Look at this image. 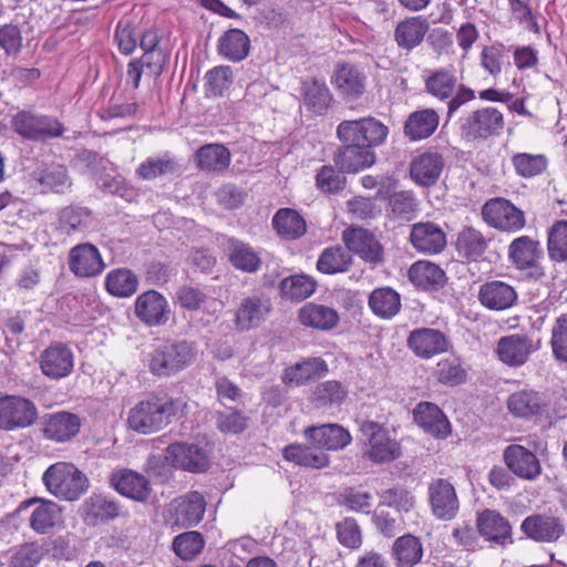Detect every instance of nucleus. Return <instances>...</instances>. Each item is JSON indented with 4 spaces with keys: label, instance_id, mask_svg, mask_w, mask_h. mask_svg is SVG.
<instances>
[{
    "label": "nucleus",
    "instance_id": "obj_1",
    "mask_svg": "<svg viewBox=\"0 0 567 567\" xmlns=\"http://www.w3.org/2000/svg\"><path fill=\"white\" fill-rule=\"evenodd\" d=\"M185 409L186 403L181 398L153 396L131 409L127 423L135 432L151 434L162 430L173 419L183 416Z\"/></svg>",
    "mask_w": 567,
    "mask_h": 567
},
{
    "label": "nucleus",
    "instance_id": "obj_2",
    "mask_svg": "<svg viewBox=\"0 0 567 567\" xmlns=\"http://www.w3.org/2000/svg\"><path fill=\"white\" fill-rule=\"evenodd\" d=\"M195 342L184 339L157 340L146 353L147 367L151 373L158 378H168L186 368L196 359Z\"/></svg>",
    "mask_w": 567,
    "mask_h": 567
},
{
    "label": "nucleus",
    "instance_id": "obj_3",
    "mask_svg": "<svg viewBox=\"0 0 567 567\" xmlns=\"http://www.w3.org/2000/svg\"><path fill=\"white\" fill-rule=\"evenodd\" d=\"M425 92L441 102H447L446 117L451 120L465 104L475 100V91L462 84L454 66L429 71L424 79Z\"/></svg>",
    "mask_w": 567,
    "mask_h": 567
},
{
    "label": "nucleus",
    "instance_id": "obj_4",
    "mask_svg": "<svg viewBox=\"0 0 567 567\" xmlns=\"http://www.w3.org/2000/svg\"><path fill=\"white\" fill-rule=\"evenodd\" d=\"M42 481L50 494L69 502L79 499L90 485L86 475L66 462L50 465L43 473Z\"/></svg>",
    "mask_w": 567,
    "mask_h": 567
},
{
    "label": "nucleus",
    "instance_id": "obj_5",
    "mask_svg": "<svg viewBox=\"0 0 567 567\" xmlns=\"http://www.w3.org/2000/svg\"><path fill=\"white\" fill-rule=\"evenodd\" d=\"M12 131L21 138L44 143L50 140L61 137L65 127L55 116L35 112L33 110H20L12 115Z\"/></svg>",
    "mask_w": 567,
    "mask_h": 567
},
{
    "label": "nucleus",
    "instance_id": "obj_6",
    "mask_svg": "<svg viewBox=\"0 0 567 567\" xmlns=\"http://www.w3.org/2000/svg\"><path fill=\"white\" fill-rule=\"evenodd\" d=\"M503 113L493 106H484L464 113L457 121L460 134L467 142L486 141L504 130Z\"/></svg>",
    "mask_w": 567,
    "mask_h": 567
},
{
    "label": "nucleus",
    "instance_id": "obj_7",
    "mask_svg": "<svg viewBox=\"0 0 567 567\" xmlns=\"http://www.w3.org/2000/svg\"><path fill=\"white\" fill-rule=\"evenodd\" d=\"M544 251L540 243L534 238L523 235L508 246V259L519 271H524L530 280L538 281L545 277V269L542 266Z\"/></svg>",
    "mask_w": 567,
    "mask_h": 567
},
{
    "label": "nucleus",
    "instance_id": "obj_8",
    "mask_svg": "<svg viewBox=\"0 0 567 567\" xmlns=\"http://www.w3.org/2000/svg\"><path fill=\"white\" fill-rule=\"evenodd\" d=\"M389 130L374 117L342 121L337 126V136L341 142H355L372 150L386 140Z\"/></svg>",
    "mask_w": 567,
    "mask_h": 567
},
{
    "label": "nucleus",
    "instance_id": "obj_9",
    "mask_svg": "<svg viewBox=\"0 0 567 567\" xmlns=\"http://www.w3.org/2000/svg\"><path fill=\"white\" fill-rule=\"evenodd\" d=\"M205 509L204 496L199 492H188L168 504L166 524L173 530L190 528L203 519Z\"/></svg>",
    "mask_w": 567,
    "mask_h": 567
},
{
    "label": "nucleus",
    "instance_id": "obj_10",
    "mask_svg": "<svg viewBox=\"0 0 567 567\" xmlns=\"http://www.w3.org/2000/svg\"><path fill=\"white\" fill-rule=\"evenodd\" d=\"M360 430L368 441L367 456L372 463H390L400 457V443L378 422L365 421Z\"/></svg>",
    "mask_w": 567,
    "mask_h": 567
},
{
    "label": "nucleus",
    "instance_id": "obj_11",
    "mask_svg": "<svg viewBox=\"0 0 567 567\" xmlns=\"http://www.w3.org/2000/svg\"><path fill=\"white\" fill-rule=\"evenodd\" d=\"M483 220L501 231L516 233L525 227L524 213L508 199L496 197L482 207Z\"/></svg>",
    "mask_w": 567,
    "mask_h": 567
},
{
    "label": "nucleus",
    "instance_id": "obj_12",
    "mask_svg": "<svg viewBox=\"0 0 567 567\" xmlns=\"http://www.w3.org/2000/svg\"><path fill=\"white\" fill-rule=\"evenodd\" d=\"M35 404L23 396L6 394L0 398V430L16 431L34 424Z\"/></svg>",
    "mask_w": 567,
    "mask_h": 567
},
{
    "label": "nucleus",
    "instance_id": "obj_13",
    "mask_svg": "<svg viewBox=\"0 0 567 567\" xmlns=\"http://www.w3.org/2000/svg\"><path fill=\"white\" fill-rule=\"evenodd\" d=\"M540 349V340L528 334L513 333L502 337L496 344V354L509 368H520L532 354Z\"/></svg>",
    "mask_w": 567,
    "mask_h": 567
},
{
    "label": "nucleus",
    "instance_id": "obj_14",
    "mask_svg": "<svg viewBox=\"0 0 567 567\" xmlns=\"http://www.w3.org/2000/svg\"><path fill=\"white\" fill-rule=\"evenodd\" d=\"M73 350L63 342H51L39 357V367L44 377L59 381L68 378L74 370Z\"/></svg>",
    "mask_w": 567,
    "mask_h": 567
},
{
    "label": "nucleus",
    "instance_id": "obj_15",
    "mask_svg": "<svg viewBox=\"0 0 567 567\" xmlns=\"http://www.w3.org/2000/svg\"><path fill=\"white\" fill-rule=\"evenodd\" d=\"M409 241L419 254L434 256L446 248L447 235L442 226L434 221H419L411 226Z\"/></svg>",
    "mask_w": 567,
    "mask_h": 567
},
{
    "label": "nucleus",
    "instance_id": "obj_16",
    "mask_svg": "<svg viewBox=\"0 0 567 567\" xmlns=\"http://www.w3.org/2000/svg\"><path fill=\"white\" fill-rule=\"evenodd\" d=\"M342 241L348 251L363 261L378 265L383 261V247L374 234L362 227H348L342 231Z\"/></svg>",
    "mask_w": 567,
    "mask_h": 567
},
{
    "label": "nucleus",
    "instance_id": "obj_17",
    "mask_svg": "<svg viewBox=\"0 0 567 567\" xmlns=\"http://www.w3.org/2000/svg\"><path fill=\"white\" fill-rule=\"evenodd\" d=\"M429 503L434 517L440 520L454 519L460 511L455 487L445 478L433 480L427 487Z\"/></svg>",
    "mask_w": 567,
    "mask_h": 567
},
{
    "label": "nucleus",
    "instance_id": "obj_18",
    "mask_svg": "<svg viewBox=\"0 0 567 567\" xmlns=\"http://www.w3.org/2000/svg\"><path fill=\"white\" fill-rule=\"evenodd\" d=\"M136 318L147 327H159L168 322L171 308L167 299L151 289L137 296L134 303Z\"/></svg>",
    "mask_w": 567,
    "mask_h": 567
},
{
    "label": "nucleus",
    "instance_id": "obj_19",
    "mask_svg": "<svg viewBox=\"0 0 567 567\" xmlns=\"http://www.w3.org/2000/svg\"><path fill=\"white\" fill-rule=\"evenodd\" d=\"M331 84L341 97L355 101L365 92L367 75L359 65L339 62L331 76Z\"/></svg>",
    "mask_w": 567,
    "mask_h": 567
},
{
    "label": "nucleus",
    "instance_id": "obj_20",
    "mask_svg": "<svg viewBox=\"0 0 567 567\" xmlns=\"http://www.w3.org/2000/svg\"><path fill=\"white\" fill-rule=\"evenodd\" d=\"M406 344L417 358L424 360L447 352L451 347L447 336L434 328L412 330L406 339Z\"/></svg>",
    "mask_w": 567,
    "mask_h": 567
},
{
    "label": "nucleus",
    "instance_id": "obj_21",
    "mask_svg": "<svg viewBox=\"0 0 567 567\" xmlns=\"http://www.w3.org/2000/svg\"><path fill=\"white\" fill-rule=\"evenodd\" d=\"M165 461L174 467L192 473L205 472L209 466L206 452L196 444L175 442L165 450Z\"/></svg>",
    "mask_w": 567,
    "mask_h": 567
},
{
    "label": "nucleus",
    "instance_id": "obj_22",
    "mask_svg": "<svg viewBox=\"0 0 567 567\" xmlns=\"http://www.w3.org/2000/svg\"><path fill=\"white\" fill-rule=\"evenodd\" d=\"M68 265L70 271L79 278L96 277L105 269V262L99 248L90 243L72 247Z\"/></svg>",
    "mask_w": 567,
    "mask_h": 567
},
{
    "label": "nucleus",
    "instance_id": "obj_23",
    "mask_svg": "<svg viewBox=\"0 0 567 567\" xmlns=\"http://www.w3.org/2000/svg\"><path fill=\"white\" fill-rule=\"evenodd\" d=\"M110 483L118 494L138 503H145L152 493L150 480L128 468L114 472L110 477Z\"/></svg>",
    "mask_w": 567,
    "mask_h": 567
},
{
    "label": "nucleus",
    "instance_id": "obj_24",
    "mask_svg": "<svg viewBox=\"0 0 567 567\" xmlns=\"http://www.w3.org/2000/svg\"><path fill=\"white\" fill-rule=\"evenodd\" d=\"M503 458L507 468L522 480L534 481L542 473V465L536 454L523 445H508L503 452Z\"/></svg>",
    "mask_w": 567,
    "mask_h": 567
},
{
    "label": "nucleus",
    "instance_id": "obj_25",
    "mask_svg": "<svg viewBox=\"0 0 567 567\" xmlns=\"http://www.w3.org/2000/svg\"><path fill=\"white\" fill-rule=\"evenodd\" d=\"M548 405L546 395L532 389L516 391L507 400L508 411L526 420L547 415Z\"/></svg>",
    "mask_w": 567,
    "mask_h": 567
},
{
    "label": "nucleus",
    "instance_id": "obj_26",
    "mask_svg": "<svg viewBox=\"0 0 567 567\" xmlns=\"http://www.w3.org/2000/svg\"><path fill=\"white\" fill-rule=\"evenodd\" d=\"M306 440L320 451H339L351 443L348 430L339 424L309 426L303 431Z\"/></svg>",
    "mask_w": 567,
    "mask_h": 567
},
{
    "label": "nucleus",
    "instance_id": "obj_27",
    "mask_svg": "<svg viewBox=\"0 0 567 567\" xmlns=\"http://www.w3.org/2000/svg\"><path fill=\"white\" fill-rule=\"evenodd\" d=\"M522 532L527 538L537 543H555L565 533V527L558 517L534 514L520 524Z\"/></svg>",
    "mask_w": 567,
    "mask_h": 567
},
{
    "label": "nucleus",
    "instance_id": "obj_28",
    "mask_svg": "<svg viewBox=\"0 0 567 567\" xmlns=\"http://www.w3.org/2000/svg\"><path fill=\"white\" fill-rule=\"evenodd\" d=\"M518 295L515 288L502 280H491L482 284L477 299L480 303L492 311H504L517 302Z\"/></svg>",
    "mask_w": 567,
    "mask_h": 567
},
{
    "label": "nucleus",
    "instance_id": "obj_29",
    "mask_svg": "<svg viewBox=\"0 0 567 567\" xmlns=\"http://www.w3.org/2000/svg\"><path fill=\"white\" fill-rule=\"evenodd\" d=\"M429 28L427 20L422 16L404 18L395 24L393 40L399 50L410 53L423 43Z\"/></svg>",
    "mask_w": 567,
    "mask_h": 567
},
{
    "label": "nucleus",
    "instance_id": "obj_30",
    "mask_svg": "<svg viewBox=\"0 0 567 567\" xmlns=\"http://www.w3.org/2000/svg\"><path fill=\"white\" fill-rule=\"evenodd\" d=\"M415 423L435 439H446L451 434V423L444 412L432 402H420L413 410Z\"/></svg>",
    "mask_w": 567,
    "mask_h": 567
},
{
    "label": "nucleus",
    "instance_id": "obj_31",
    "mask_svg": "<svg viewBox=\"0 0 567 567\" xmlns=\"http://www.w3.org/2000/svg\"><path fill=\"white\" fill-rule=\"evenodd\" d=\"M25 507L34 506L30 518V527L40 535L49 534L62 523V509L53 501L30 498L23 503Z\"/></svg>",
    "mask_w": 567,
    "mask_h": 567
},
{
    "label": "nucleus",
    "instance_id": "obj_32",
    "mask_svg": "<svg viewBox=\"0 0 567 567\" xmlns=\"http://www.w3.org/2000/svg\"><path fill=\"white\" fill-rule=\"evenodd\" d=\"M478 533L488 542L499 546L513 543L509 522L493 509H484L476 519Z\"/></svg>",
    "mask_w": 567,
    "mask_h": 567
},
{
    "label": "nucleus",
    "instance_id": "obj_33",
    "mask_svg": "<svg viewBox=\"0 0 567 567\" xmlns=\"http://www.w3.org/2000/svg\"><path fill=\"white\" fill-rule=\"evenodd\" d=\"M445 166L443 156L437 152H424L415 156L410 164L412 181L424 187L434 185Z\"/></svg>",
    "mask_w": 567,
    "mask_h": 567
},
{
    "label": "nucleus",
    "instance_id": "obj_34",
    "mask_svg": "<svg viewBox=\"0 0 567 567\" xmlns=\"http://www.w3.org/2000/svg\"><path fill=\"white\" fill-rule=\"evenodd\" d=\"M333 156L336 166L342 173H358L372 166L375 162V153L369 147L355 142H346Z\"/></svg>",
    "mask_w": 567,
    "mask_h": 567
},
{
    "label": "nucleus",
    "instance_id": "obj_35",
    "mask_svg": "<svg viewBox=\"0 0 567 567\" xmlns=\"http://www.w3.org/2000/svg\"><path fill=\"white\" fill-rule=\"evenodd\" d=\"M80 512L86 525L96 526L118 517L120 504L106 495L92 494L83 502Z\"/></svg>",
    "mask_w": 567,
    "mask_h": 567
},
{
    "label": "nucleus",
    "instance_id": "obj_36",
    "mask_svg": "<svg viewBox=\"0 0 567 567\" xmlns=\"http://www.w3.org/2000/svg\"><path fill=\"white\" fill-rule=\"evenodd\" d=\"M270 312L268 300L259 296L243 298L235 312V327L238 331H249L259 327Z\"/></svg>",
    "mask_w": 567,
    "mask_h": 567
},
{
    "label": "nucleus",
    "instance_id": "obj_37",
    "mask_svg": "<svg viewBox=\"0 0 567 567\" xmlns=\"http://www.w3.org/2000/svg\"><path fill=\"white\" fill-rule=\"evenodd\" d=\"M81 429V421L76 414L70 412H56L48 416L43 433L48 440L59 443L70 441Z\"/></svg>",
    "mask_w": 567,
    "mask_h": 567
},
{
    "label": "nucleus",
    "instance_id": "obj_38",
    "mask_svg": "<svg viewBox=\"0 0 567 567\" xmlns=\"http://www.w3.org/2000/svg\"><path fill=\"white\" fill-rule=\"evenodd\" d=\"M439 124L440 115L434 109H422L408 116L403 132L410 141L417 142L433 135Z\"/></svg>",
    "mask_w": 567,
    "mask_h": 567
},
{
    "label": "nucleus",
    "instance_id": "obj_39",
    "mask_svg": "<svg viewBox=\"0 0 567 567\" xmlns=\"http://www.w3.org/2000/svg\"><path fill=\"white\" fill-rule=\"evenodd\" d=\"M226 249L230 265L243 272L255 274L261 267L259 254L247 243L235 237L226 241Z\"/></svg>",
    "mask_w": 567,
    "mask_h": 567
},
{
    "label": "nucleus",
    "instance_id": "obj_40",
    "mask_svg": "<svg viewBox=\"0 0 567 567\" xmlns=\"http://www.w3.org/2000/svg\"><path fill=\"white\" fill-rule=\"evenodd\" d=\"M489 240L473 226H465L456 236L455 249L467 261H478L488 248Z\"/></svg>",
    "mask_w": 567,
    "mask_h": 567
},
{
    "label": "nucleus",
    "instance_id": "obj_41",
    "mask_svg": "<svg viewBox=\"0 0 567 567\" xmlns=\"http://www.w3.org/2000/svg\"><path fill=\"white\" fill-rule=\"evenodd\" d=\"M408 276L415 287L423 290H439L446 281L444 270L436 264L429 260L414 262L410 267Z\"/></svg>",
    "mask_w": 567,
    "mask_h": 567
},
{
    "label": "nucleus",
    "instance_id": "obj_42",
    "mask_svg": "<svg viewBox=\"0 0 567 567\" xmlns=\"http://www.w3.org/2000/svg\"><path fill=\"white\" fill-rule=\"evenodd\" d=\"M328 373V364L321 358H308L285 370L282 381L288 385H302L313 379L323 378Z\"/></svg>",
    "mask_w": 567,
    "mask_h": 567
},
{
    "label": "nucleus",
    "instance_id": "obj_43",
    "mask_svg": "<svg viewBox=\"0 0 567 567\" xmlns=\"http://www.w3.org/2000/svg\"><path fill=\"white\" fill-rule=\"evenodd\" d=\"M230 159V151L217 143L203 145L195 153L198 168L208 173L225 172L229 167Z\"/></svg>",
    "mask_w": 567,
    "mask_h": 567
},
{
    "label": "nucleus",
    "instance_id": "obj_44",
    "mask_svg": "<svg viewBox=\"0 0 567 567\" xmlns=\"http://www.w3.org/2000/svg\"><path fill=\"white\" fill-rule=\"evenodd\" d=\"M298 318L302 326L322 331L333 329L339 322V315L333 308L313 302L302 306Z\"/></svg>",
    "mask_w": 567,
    "mask_h": 567
},
{
    "label": "nucleus",
    "instance_id": "obj_45",
    "mask_svg": "<svg viewBox=\"0 0 567 567\" xmlns=\"http://www.w3.org/2000/svg\"><path fill=\"white\" fill-rule=\"evenodd\" d=\"M286 461L299 466L311 468H324L330 463V457L324 451L318 450L315 445L290 444L282 450Z\"/></svg>",
    "mask_w": 567,
    "mask_h": 567
},
{
    "label": "nucleus",
    "instance_id": "obj_46",
    "mask_svg": "<svg viewBox=\"0 0 567 567\" xmlns=\"http://www.w3.org/2000/svg\"><path fill=\"white\" fill-rule=\"evenodd\" d=\"M301 97L305 107L317 115L324 114L332 102V94L328 85L318 80L302 83Z\"/></svg>",
    "mask_w": 567,
    "mask_h": 567
},
{
    "label": "nucleus",
    "instance_id": "obj_47",
    "mask_svg": "<svg viewBox=\"0 0 567 567\" xmlns=\"http://www.w3.org/2000/svg\"><path fill=\"white\" fill-rule=\"evenodd\" d=\"M250 50L249 37L239 29L226 31L218 40V53L231 62H240Z\"/></svg>",
    "mask_w": 567,
    "mask_h": 567
},
{
    "label": "nucleus",
    "instance_id": "obj_48",
    "mask_svg": "<svg viewBox=\"0 0 567 567\" xmlns=\"http://www.w3.org/2000/svg\"><path fill=\"white\" fill-rule=\"evenodd\" d=\"M106 291L116 298H130L138 289V278L128 268H116L109 271L104 279Z\"/></svg>",
    "mask_w": 567,
    "mask_h": 567
},
{
    "label": "nucleus",
    "instance_id": "obj_49",
    "mask_svg": "<svg viewBox=\"0 0 567 567\" xmlns=\"http://www.w3.org/2000/svg\"><path fill=\"white\" fill-rule=\"evenodd\" d=\"M272 227L285 239L295 240L306 234L307 225L302 216L291 208H281L272 217Z\"/></svg>",
    "mask_w": 567,
    "mask_h": 567
},
{
    "label": "nucleus",
    "instance_id": "obj_50",
    "mask_svg": "<svg viewBox=\"0 0 567 567\" xmlns=\"http://www.w3.org/2000/svg\"><path fill=\"white\" fill-rule=\"evenodd\" d=\"M369 307L375 316L382 319H391L401 309V298L390 287L377 288L369 296Z\"/></svg>",
    "mask_w": 567,
    "mask_h": 567
},
{
    "label": "nucleus",
    "instance_id": "obj_51",
    "mask_svg": "<svg viewBox=\"0 0 567 567\" xmlns=\"http://www.w3.org/2000/svg\"><path fill=\"white\" fill-rule=\"evenodd\" d=\"M352 265L351 255L341 246L324 248L318 257L316 268L324 275H336L348 271Z\"/></svg>",
    "mask_w": 567,
    "mask_h": 567
},
{
    "label": "nucleus",
    "instance_id": "obj_52",
    "mask_svg": "<svg viewBox=\"0 0 567 567\" xmlns=\"http://www.w3.org/2000/svg\"><path fill=\"white\" fill-rule=\"evenodd\" d=\"M392 553L398 567H413L422 559L423 546L417 537L405 534L395 539Z\"/></svg>",
    "mask_w": 567,
    "mask_h": 567
},
{
    "label": "nucleus",
    "instance_id": "obj_53",
    "mask_svg": "<svg viewBox=\"0 0 567 567\" xmlns=\"http://www.w3.org/2000/svg\"><path fill=\"white\" fill-rule=\"evenodd\" d=\"M45 550L39 542H28L9 549L8 567H37L43 559Z\"/></svg>",
    "mask_w": 567,
    "mask_h": 567
},
{
    "label": "nucleus",
    "instance_id": "obj_54",
    "mask_svg": "<svg viewBox=\"0 0 567 567\" xmlns=\"http://www.w3.org/2000/svg\"><path fill=\"white\" fill-rule=\"evenodd\" d=\"M178 165L169 154L163 156L147 157L135 171L136 176L143 181H152L157 177L173 175L177 172Z\"/></svg>",
    "mask_w": 567,
    "mask_h": 567
},
{
    "label": "nucleus",
    "instance_id": "obj_55",
    "mask_svg": "<svg viewBox=\"0 0 567 567\" xmlns=\"http://www.w3.org/2000/svg\"><path fill=\"white\" fill-rule=\"evenodd\" d=\"M348 391L336 380H328L319 383L311 396L312 403L319 409H330L339 406L347 398Z\"/></svg>",
    "mask_w": 567,
    "mask_h": 567
},
{
    "label": "nucleus",
    "instance_id": "obj_56",
    "mask_svg": "<svg viewBox=\"0 0 567 567\" xmlns=\"http://www.w3.org/2000/svg\"><path fill=\"white\" fill-rule=\"evenodd\" d=\"M92 223V213L89 208L70 205L59 213V229L70 235L86 229Z\"/></svg>",
    "mask_w": 567,
    "mask_h": 567
},
{
    "label": "nucleus",
    "instance_id": "obj_57",
    "mask_svg": "<svg viewBox=\"0 0 567 567\" xmlns=\"http://www.w3.org/2000/svg\"><path fill=\"white\" fill-rule=\"evenodd\" d=\"M317 289V281L308 275H293L280 282L281 293L291 300L309 298Z\"/></svg>",
    "mask_w": 567,
    "mask_h": 567
},
{
    "label": "nucleus",
    "instance_id": "obj_58",
    "mask_svg": "<svg viewBox=\"0 0 567 567\" xmlns=\"http://www.w3.org/2000/svg\"><path fill=\"white\" fill-rule=\"evenodd\" d=\"M515 173L523 178H533L543 174L548 166L544 154L517 153L512 156Z\"/></svg>",
    "mask_w": 567,
    "mask_h": 567
},
{
    "label": "nucleus",
    "instance_id": "obj_59",
    "mask_svg": "<svg viewBox=\"0 0 567 567\" xmlns=\"http://www.w3.org/2000/svg\"><path fill=\"white\" fill-rule=\"evenodd\" d=\"M547 252L555 262L567 260V220H557L549 228Z\"/></svg>",
    "mask_w": 567,
    "mask_h": 567
},
{
    "label": "nucleus",
    "instance_id": "obj_60",
    "mask_svg": "<svg viewBox=\"0 0 567 567\" xmlns=\"http://www.w3.org/2000/svg\"><path fill=\"white\" fill-rule=\"evenodd\" d=\"M380 506L394 508L398 513H410L415 506V496L404 487H391L377 493Z\"/></svg>",
    "mask_w": 567,
    "mask_h": 567
},
{
    "label": "nucleus",
    "instance_id": "obj_61",
    "mask_svg": "<svg viewBox=\"0 0 567 567\" xmlns=\"http://www.w3.org/2000/svg\"><path fill=\"white\" fill-rule=\"evenodd\" d=\"M38 181L45 190H52L54 193H64V190L72 185L66 167L60 164L47 166L41 172Z\"/></svg>",
    "mask_w": 567,
    "mask_h": 567
},
{
    "label": "nucleus",
    "instance_id": "obj_62",
    "mask_svg": "<svg viewBox=\"0 0 567 567\" xmlns=\"http://www.w3.org/2000/svg\"><path fill=\"white\" fill-rule=\"evenodd\" d=\"M390 212L394 218L410 220L417 210V200L411 190H400L389 197Z\"/></svg>",
    "mask_w": 567,
    "mask_h": 567
},
{
    "label": "nucleus",
    "instance_id": "obj_63",
    "mask_svg": "<svg viewBox=\"0 0 567 567\" xmlns=\"http://www.w3.org/2000/svg\"><path fill=\"white\" fill-rule=\"evenodd\" d=\"M204 545V538L198 532L183 533L173 540V549L183 560H190L196 557L203 550Z\"/></svg>",
    "mask_w": 567,
    "mask_h": 567
},
{
    "label": "nucleus",
    "instance_id": "obj_64",
    "mask_svg": "<svg viewBox=\"0 0 567 567\" xmlns=\"http://www.w3.org/2000/svg\"><path fill=\"white\" fill-rule=\"evenodd\" d=\"M205 92L207 96H221L233 83V71L229 66H215L205 75Z\"/></svg>",
    "mask_w": 567,
    "mask_h": 567
}]
</instances>
